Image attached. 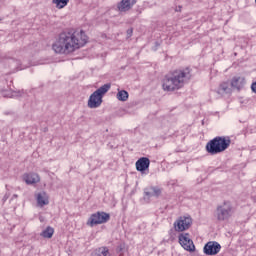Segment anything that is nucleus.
Segmentation results:
<instances>
[{"instance_id":"f3484780","label":"nucleus","mask_w":256,"mask_h":256,"mask_svg":"<svg viewBox=\"0 0 256 256\" xmlns=\"http://www.w3.org/2000/svg\"><path fill=\"white\" fill-rule=\"evenodd\" d=\"M55 233V230L51 227H47V229H45L41 235L42 237H44L45 239H51V237H53V234Z\"/></svg>"},{"instance_id":"6ab92c4d","label":"nucleus","mask_w":256,"mask_h":256,"mask_svg":"<svg viewBox=\"0 0 256 256\" xmlns=\"http://www.w3.org/2000/svg\"><path fill=\"white\" fill-rule=\"evenodd\" d=\"M53 3L56 5L57 9H63V7H67L69 0H53Z\"/></svg>"},{"instance_id":"9d476101","label":"nucleus","mask_w":256,"mask_h":256,"mask_svg":"<svg viewBox=\"0 0 256 256\" xmlns=\"http://www.w3.org/2000/svg\"><path fill=\"white\" fill-rule=\"evenodd\" d=\"M22 179L25 181L26 185H35L41 181V177L35 172L23 174Z\"/></svg>"},{"instance_id":"2eb2a0df","label":"nucleus","mask_w":256,"mask_h":256,"mask_svg":"<svg viewBox=\"0 0 256 256\" xmlns=\"http://www.w3.org/2000/svg\"><path fill=\"white\" fill-rule=\"evenodd\" d=\"M219 95H225L227 93H231V85L229 82H223L220 84L218 88Z\"/></svg>"},{"instance_id":"aec40b11","label":"nucleus","mask_w":256,"mask_h":256,"mask_svg":"<svg viewBox=\"0 0 256 256\" xmlns=\"http://www.w3.org/2000/svg\"><path fill=\"white\" fill-rule=\"evenodd\" d=\"M147 197H159L161 195V189L152 188L151 191L146 192Z\"/></svg>"},{"instance_id":"4be33fe9","label":"nucleus","mask_w":256,"mask_h":256,"mask_svg":"<svg viewBox=\"0 0 256 256\" xmlns=\"http://www.w3.org/2000/svg\"><path fill=\"white\" fill-rule=\"evenodd\" d=\"M251 89L254 93H256V82L252 83Z\"/></svg>"},{"instance_id":"ddd939ff","label":"nucleus","mask_w":256,"mask_h":256,"mask_svg":"<svg viewBox=\"0 0 256 256\" xmlns=\"http://www.w3.org/2000/svg\"><path fill=\"white\" fill-rule=\"evenodd\" d=\"M245 85V77L235 76L232 78L231 87L234 89H241Z\"/></svg>"},{"instance_id":"4468645a","label":"nucleus","mask_w":256,"mask_h":256,"mask_svg":"<svg viewBox=\"0 0 256 256\" xmlns=\"http://www.w3.org/2000/svg\"><path fill=\"white\" fill-rule=\"evenodd\" d=\"M36 199L40 207H44V205H49V196L46 192L38 193Z\"/></svg>"},{"instance_id":"423d86ee","label":"nucleus","mask_w":256,"mask_h":256,"mask_svg":"<svg viewBox=\"0 0 256 256\" xmlns=\"http://www.w3.org/2000/svg\"><path fill=\"white\" fill-rule=\"evenodd\" d=\"M111 219V215L106 212H96L90 216L87 221V225L89 227H95V225H103V223H107Z\"/></svg>"},{"instance_id":"a211bd4d","label":"nucleus","mask_w":256,"mask_h":256,"mask_svg":"<svg viewBox=\"0 0 256 256\" xmlns=\"http://www.w3.org/2000/svg\"><path fill=\"white\" fill-rule=\"evenodd\" d=\"M96 256H111L109 253V248L107 247H100L96 250Z\"/></svg>"},{"instance_id":"6e6552de","label":"nucleus","mask_w":256,"mask_h":256,"mask_svg":"<svg viewBox=\"0 0 256 256\" xmlns=\"http://www.w3.org/2000/svg\"><path fill=\"white\" fill-rule=\"evenodd\" d=\"M179 243L185 251H189L190 253L195 251V244L193 243V240H191V237H189L188 233L179 235Z\"/></svg>"},{"instance_id":"39448f33","label":"nucleus","mask_w":256,"mask_h":256,"mask_svg":"<svg viewBox=\"0 0 256 256\" xmlns=\"http://www.w3.org/2000/svg\"><path fill=\"white\" fill-rule=\"evenodd\" d=\"M233 204L229 201H224L222 204L218 205L214 213V217L217 221H229L233 217Z\"/></svg>"},{"instance_id":"f03ea898","label":"nucleus","mask_w":256,"mask_h":256,"mask_svg":"<svg viewBox=\"0 0 256 256\" xmlns=\"http://www.w3.org/2000/svg\"><path fill=\"white\" fill-rule=\"evenodd\" d=\"M189 81H191V68L186 67L172 70L164 76L162 89L163 91L173 93L174 91L183 89Z\"/></svg>"},{"instance_id":"412c9836","label":"nucleus","mask_w":256,"mask_h":256,"mask_svg":"<svg viewBox=\"0 0 256 256\" xmlns=\"http://www.w3.org/2000/svg\"><path fill=\"white\" fill-rule=\"evenodd\" d=\"M133 35V28L127 30V37H131Z\"/></svg>"},{"instance_id":"9b49d317","label":"nucleus","mask_w":256,"mask_h":256,"mask_svg":"<svg viewBox=\"0 0 256 256\" xmlns=\"http://www.w3.org/2000/svg\"><path fill=\"white\" fill-rule=\"evenodd\" d=\"M135 3H137L136 0H122L117 4V9L120 11V13H126V11H129L133 8Z\"/></svg>"},{"instance_id":"f257e3e1","label":"nucleus","mask_w":256,"mask_h":256,"mask_svg":"<svg viewBox=\"0 0 256 256\" xmlns=\"http://www.w3.org/2000/svg\"><path fill=\"white\" fill-rule=\"evenodd\" d=\"M89 37L83 30H70L59 34L58 39L52 45L53 51L60 55H71L77 49L85 47Z\"/></svg>"},{"instance_id":"7ed1b4c3","label":"nucleus","mask_w":256,"mask_h":256,"mask_svg":"<svg viewBox=\"0 0 256 256\" xmlns=\"http://www.w3.org/2000/svg\"><path fill=\"white\" fill-rule=\"evenodd\" d=\"M231 145V138L229 136H217L206 144V151L209 155H219L227 151Z\"/></svg>"},{"instance_id":"20e7f679","label":"nucleus","mask_w":256,"mask_h":256,"mask_svg":"<svg viewBox=\"0 0 256 256\" xmlns=\"http://www.w3.org/2000/svg\"><path fill=\"white\" fill-rule=\"evenodd\" d=\"M109 89H111V84H104L94 91L89 97L88 107L90 109H97V107H101V103H103V95H105Z\"/></svg>"},{"instance_id":"1a4fd4ad","label":"nucleus","mask_w":256,"mask_h":256,"mask_svg":"<svg viewBox=\"0 0 256 256\" xmlns=\"http://www.w3.org/2000/svg\"><path fill=\"white\" fill-rule=\"evenodd\" d=\"M221 251V244L218 242H208L204 246L205 255H217Z\"/></svg>"},{"instance_id":"0eeeda50","label":"nucleus","mask_w":256,"mask_h":256,"mask_svg":"<svg viewBox=\"0 0 256 256\" xmlns=\"http://www.w3.org/2000/svg\"><path fill=\"white\" fill-rule=\"evenodd\" d=\"M193 223V219L189 216H180L175 222H174V229L178 233H181L183 231H187L189 227H191V224Z\"/></svg>"},{"instance_id":"f8f14e48","label":"nucleus","mask_w":256,"mask_h":256,"mask_svg":"<svg viewBox=\"0 0 256 256\" xmlns=\"http://www.w3.org/2000/svg\"><path fill=\"white\" fill-rule=\"evenodd\" d=\"M149 165H151V160L147 157L139 158L136 161V169L141 173H143V171H147V169H149Z\"/></svg>"},{"instance_id":"dca6fc26","label":"nucleus","mask_w":256,"mask_h":256,"mask_svg":"<svg viewBox=\"0 0 256 256\" xmlns=\"http://www.w3.org/2000/svg\"><path fill=\"white\" fill-rule=\"evenodd\" d=\"M118 101H127L129 99V92L125 90H121L117 93Z\"/></svg>"}]
</instances>
